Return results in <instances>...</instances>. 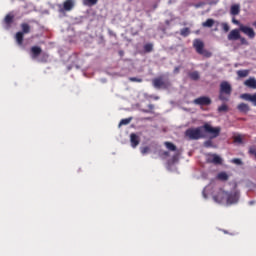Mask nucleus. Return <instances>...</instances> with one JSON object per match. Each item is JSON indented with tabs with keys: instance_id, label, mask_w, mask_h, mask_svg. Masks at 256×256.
<instances>
[{
	"instance_id": "09e8293b",
	"label": "nucleus",
	"mask_w": 256,
	"mask_h": 256,
	"mask_svg": "<svg viewBox=\"0 0 256 256\" xmlns=\"http://www.w3.org/2000/svg\"><path fill=\"white\" fill-rule=\"evenodd\" d=\"M249 204H250V205H253V201H250Z\"/></svg>"
},
{
	"instance_id": "c9c22d12",
	"label": "nucleus",
	"mask_w": 256,
	"mask_h": 256,
	"mask_svg": "<svg viewBox=\"0 0 256 256\" xmlns=\"http://www.w3.org/2000/svg\"><path fill=\"white\" fill-rule=\"evenodd\" d=\"M140 151H141L142 155H147V153L150 151V148H149V146H145V147H142L140 149Z\"/></svg>"
},
{
	"instance_id": "6ab92c4d",
	"label": "nucleus",
	"mask_w": 256,
	"mask_h": 256,
	"mask_svg": "<svg viewBox=\"0 0 256 256\" xmlns=\"http://www.w3.org/2000/svg\"><path fill=\"white\" fill-rule=\"evenodd\" d=\"M20 27L22 29L20 33H23V35H28V33H31V26L28 23H22Z\"/></svg>"
},
{
	"instance_id": "aec40b11",
	"label": "nucleus",
	"mask_w": 256,
	"mask_h": 256,
	"mask_svg": "<svg viewBox=\"0 0 256 256\" xmlns=\"http://www.w3.org/2000/svg\"><path fill=\"white\" fill-rule=\"evenodd\" d=\"M244 85L246 87H249L250 89H256V80L255 78H249L244 82Z\"/></svg>"
},
{
	"instance_id": "7ed1b4c3",
	"label": "nucleus",
	"mask_w": 256,
	"mask_h": 256,
	"mask_svg": "<svg viewBox=\"0 0 256 256\" xmlns=\"http://www.w3.org/2000/svg\"><path fill=\"white\" fill-rule=\"evenodd\" d=\"M231 93H233V88L231 84L227 81H222L220 83V92H219V99L220 101H229L231 97Z\"/></svg>"
},
{
	"instance_id": "f257e3e1",
	"label": "nucleus",
	"mask_w": 256,
	"mask_h": 256,
	"mask_svg": "<svg viewBox=\"0 0 256 256\" xmlns=\"http://www.w3.org/2000/svg\"><path fill=\"white\" fill-rule=\"evenodd\" d=\"M213 199L216 203H223V201H226L227 205H234V203H238L239 201V193L220 190Z\"/></svg>"
},
{
	"instance_id": "9b49d317",
	"label": "nucleus",
	"mask_w": 256,
	"mask_h": 256,
	"mask_svg": "<svg viewBox=\"0 0 256 256\" xmlns=\"http://www.w3.org/2000/svg\"><path fill=\"white\" fill-rule=\"evenodd\" d=\"M241 99H244V101H250V103H252L254 107H256V92L254 94H242Z\"/></svg>"
},
{
	"instance_id": "bb28decb",
	"label": "nucleus",
	"mask_w": 256,
	"mask_h": 256,
	"mask_svg": "<svg viewBox=\"0 0 256 256\" xmlns=\"http://www.w3.org/2000/svg\"><path fill=\"white\" fill-rule=\"evenodd\" d=\"M144 51L145 53H151L153 51V44L152 43L145 44Z\"/></svg>"
},
{
	"instance_id": "f3484780",
	"label": "nucleus",
	"mask_w": 256,
	"mask_h": 256,
	"mask_svg": "<svg viewBox=\"0 0 256 256\" xmlns=\"http://www.w3.org/2000/svg\"><path fill=\"white\" fill-rule=\"evenodd\" d=\"M25 34H23V32H17L15 35V40L17 45H19V47H23V40H24Z\"/></svg>"
},
{
	"instance_id": "ea45409f",
	"label": "nucleus",
	"mask_w": 256,
	"mask_h": 256,
	"mask_svg": "<svg viewBox=\"0 0 256 256\" xmlns=\"http://www.w3.org/2000/svg\"><path fill=\"white\" fill-rule=\"evenodd\" d=\"M239 40H240L242 45H249V42H247V39H245L244 37L240 36Z\"/></svg>"
},
{
	"instance_id": "7c9ffc66",
	"label": "nucleus",
	"mask_w": 256,
	"mask_h": 256,
	"mask_svg": "<svg viewBox=\"0 0 256 256\" xmlns=\"http://www.w3.org/2000/svg\"><path fill=\"white\" fill-rule=\"evenodd\" d=\"M233 141H234V143L241 144V143H243V137L241 135L234 136Z\"/></svg>"
},
{
	"instance_id": "dca6fc26",
	"label": "nucleus",
	"mask_w": 256,
	"mask_h": 256,
	"mask_svg": "<svg viewBox=\"0 0 256 256\" xmlns=\"http://www.w3.org/2000/svg\"><path fill=\"white\" fill-rule=\"evenodd\" d=\"M241 13V5L239 4H233L230 7V14L233 16L239 15Z\"/></svg>"
},
{
	"instance_id": "0eeeda50",
	"label": "nucleus",
	"mask_w": 256,
	"mask_h": 256,
	"mask_svg": "<svg viewBox=\"0 0 256 256\" xmlns=\"http://www.w3.org/2000/svg\"><path fill=\"white\" fill-rule=\"evenodd\" d=\"M240 31H242V33H244V35H247V37H249V39H255V30H253V28L245 26V25H241Z\"/></svg>"
},
{
	"instance_id": "5701e85b",
	"label": "nucleus",
	"mask_w": 256,
	"mask_h": 256,
	"mask_svg": "<svg viewBox=\"0 0 256 256\" xmlns=\"http://www.w3.org/2000/svg\"><path fill=\"white\" fill-rule=\"evenodd\" d=\"M164 145L168 151H177V146L172 142H164Z\"/></svg>"
},
{
	"instance_id": "f704fd0d",
	"label": "nucleus",
	"mask_w": 256,
	"mask_h": 256,
	"mask_svg": "<svg viewBox=\"0 0 256 256\" xmlns=\"http://www.w3.org/2000/svg\"><path fill=\"white\" fill-rule=\"evenodd\" d=\"M49 60V54H47V53H43L42 54V58H41V62L42 63H47V61Z\"/></svg>"
},
{
	"instance_id": "2f4dec72",
	"label": "nucleus",
	"mask_w": 256,
	"mask_h": 256,
	"mask_svg": "<svg viewBox=\"0 0 256 256\" xmlns=\"http://www.w3.org/2000/svg\"><path fill=\"white\" fill-rule=\"evenodd\" d=\"M221 27H222L224 33H229V29H230L229 24L223 22V23H221Z\"/></svg>"
},
{
	"instance_id": "f8f14e48",
	"label": "nucleus",
	"mask_w": 256,
	"mask_h": 256,
	"mask_svg": "<svg viewBox=\"0 0 256 256\" xmlns=\"http://www.w3.org/2000/svg\"><path fill=\"white\" fill-rule=\"evenodd\" d=\"M41 53H43V50L39 46H32L30 49V55L32 59H37Z\"/></svg>"
},
{
	"instance_id": "b1692460",
	"label": "nucleus",
	"mask_w": 256,
	"mask_h": 256,
	"mask_svg": "<svg viewBox=\"0 0 256 256\" xmlns=\"http://www.w3.org/2000/svg\"><path fill=\"white\" fill-rule=\"evenodd\" d=\"M189 77L192 79V81H199L201 76L199 75V72L193 71L189 73Z\"/></svg>"
},
{
	"instance_id": "a878e982",
	"label": "nucleus",
	"mask_w": 256,
	"mask_h": 256,
	"mask_svg": "<svg viewBox=\"0 0 256 256\" xmlns=\"http://www.w3.org/2000/svg\"><path fill=\"white\" fill-rule=\"evenodd\" d=\"M218 179H220V181H227L229 179V175L225 172H220L218 174Z\"/></svg>"
},
{
	"instance_id": "a18cd8bd",
	"label": "nucleus",
	"mask_w": 256,
	"mask_h": 256,
	"mask_svg": "<svg viewBox=\"0 0 256 256\" xmlns=\"http://www.w3.org/2000/svg\"><path fill=\"white\" fill-rule=\"evenodd\" d=\"M148 109H150L151 111H153V109H155V105L149 104V105H148Z\"/></svg>"
},
{
	"instance_id": "37998d69",
	"label": "nucleus",
	"mask_w": 256,
	"mask_h": 256,
	"mask_svg": "<svg viewBox=\"0 0 256 256\" xmlns=\"http://www.w3.org/2000/svg\"><path fill=\"white\" fill-rule=\"evenodd\" d=\"M178 159H179V154H175V155L172 157L173 163H175V161H177Z\"/></svg>"
},
{
	"instance_id": "39448f33",
	"label": "nucleus",
	"mask_w": 256,
	"mask_h": 256,
	"mask_svg": "<svg viewBox=\"0 0 256 256\" xmlns=\"http://www.w3.org/2000/svg\"><path fill=\"white\" fill-rule=\"evenodd\" d=\"M152 85L155 89H169V82L163 80V77L154 78Z\"/></svg>"
},
{
	"instance_id": "c03bdc74",
	"label": "nucleus",
	"mask_w": 256,
	"mask_h": 256,
	"mask_svg": "<svg viewBox=\"0 0 256 256\" xmlns=\"http://www.w3.org/2000/svg\"><path fill=\"white\" fill-rule=\"evenodd\" d=\"M232 23H234V25H239V20L233 18V19H232Z\"/></svg>"
},
{
	"instance_id": "2eb2a0df",
	"label": "nucleus",
	"mask_w": 256,
	"mask_h": 256,
	"mask_svg": "<svg viewBox=\"0 0 256 256\" xmlns=\"http://www.w3.org/2000/svg\"><path fill=\"white\" fill-rule=\"evenodd\" d=\"M13 19H15V16L12 14H7L4 18V23L6 25V29H11V25H13Z\"/></svg>"
},
{
	"instance_id": "423d86ee",
	"label": "nucleus",
	"mask_w": 256,
	"mask_h": 256,
	"mask_svg": "<svg viewBox=\"0 0 256 256\" xmlns=\"http://www.w3.org/2000/svg\"><path fill=\"white\" fill-rule=\"evenodd\" d=\"M206 162L212 163L213 165H221L223 163V159L217 154L209 153L206 155Z\"/></svg>"
},
{
	"instance_id": "c756f323",
	"label": "nucleus",
	"mask_w": 256,
	"mask_h": 256,
	"mask_svg": "<svg viewBox=\"0 0 256 256\" xmlns=\"http://www.w3.org/2000/svg\"><path fill=\"white\" fill-rule=\"evenodd\" d=\"M129 123H131V118L122 119L119 123V127H123V125H129Z\"/></svg>"
},
{
	"instance_id": "a19ab883",
	"label": "nucleus",
	"mask_w": 256,
	"mask_h": 256,
	"mask_svg": "<svg viewBox=\"0 0 256 256\" xmlns=\"http://www.w3.org/2000/svg\"><path fill=\"white\" fill-rule=\"evenodd\" d=\"M169 151H162L161 153H160V157H169Z\"/></svg>"
},
{
	"instance_id": "20e7f679",
	"label": "nucleus",
	"mask_w": 256,
	"mask_h": 256,
	"mask_svg": "<svg viewBox=\"0 0 256 256\" xmlns=\"http://www.w3.org/2000/svg\"><path fill=\"white\" fill-rule=\"evenodd\" d=\"M202 129L204 133L210 135V139H217L219 135H221V127H213L209 123H205L202 125Z\"/></svg>"
},
{
	"instance_id": "79ce46f5",
	"label": "nucleus",
	"mask_w": 256,
	"mask_h": 256,
	"mask_svg": "<svg viewBox=\"0 0 256 256\" xmlns=\"http://www.w3.org/2000/svg\"><path fill=\"white\" fill-rule=\"evenodd\" d=\"M179 71H181V66L175 67L173 70L174 75H177L179 73Z\"/></svg>"
},
{
	"instance_id": "6e6552de",
	"label": "nucleus",
	"mask_w": 256,
	"mask_h": 256,
	"mask_svg": "<svg viewBox=\"0 0 256 256\" xmlns=\"http://www.w3.org/2000/svg\"><path fill=\"white\" fill-rule=\"evenodd\" d=\"M194 104L195 105H211V98L207 97V96H201L198 97L196 99H194Z\"/></svg>"
},
{
	"instance_id": "ddd939ff",
	"label": "nucleus",
	"mask_w": 256,
	"mask_h": 256,
	"mask_svg": "<svg viewBox=\"0 0 256 256\" xmlns=\"http://www.w3.org/2000/svg\"><path fill=\"white\" fill-rule=\"evenodd\" d=\"M238 39H241V33L237 29L230 31L228 41H238Z\"/></svg>"
},
{
	"instance_id": "cd10ccee",
	"label": "nucleus",
	"mask_w": 256,
	"mask_h": 256,
	"mask_svg": "<svg viewBox=\"0 0 256 256\" xmlns=\"http://www.w3.org/2000/svg\"><path fill=\"white\" fill-rule=\"evenodd\" d=\"M227 111H229V106H227V104H222L221 106L218 107L219 113H225Z\"/></svg>"
},
{
	"instance_id": "c85d7f7f",
	"label": "nucleus",
	"mask_w": 256,
	"mask_h": 256,
	"mask_svg": "<svg viewBox=\"0 0 256 256\" xmlns=\"http://www.w3.org/2000/svg\"><path fill=\"white\" fill-rule=\"evenodd\" d=\"M189 33H191V31L189 30V28H183L181 31H180V35L182 37H188Z\"/></svg>"
},
{
	"instance_id": "49530a36",
	"label": "nucleus",
	"mask_w": 256,
	"mask_h": 256,
	"mask_svg": "<svg viewBox=\"0 0 256 256\" xmlns=\"http://www.w3.org/2000/svg\"><path fill=\"white\" fill-rule=\"evenodd\" d=\"M154 99L157 101V100L159 99V97H158V96H155Z\"/></svg>"
},
{
	"instance_id": "e433bc0d",
	"label": "nucleus",
	"mask_w": 256,
	"mask_h": 256,
	"mask_svg": "<svg viewBox=\"0 0 256 256\" xmlns=\"http://www.w3.org/2000/svg\"><path fill=\"white\" fill-rule=\"evenodd\" d=\"M231 162L235 165H243V161H241L239 158H233Z\"/></svg>"
},
{
	"instance_id": "a211bd4d",
	"label": "nucleus",
	"mask_w": 256,
	"mask_h": 256,
	"mask_svg": "<svg viewBox=\"0 0 256 256\" xmlns=\"http://www.w3.org/2000/svg\"><path fill=\"white\" fill-rule=\"evenodd\" d=\"M237 109L240 113H249L251 111V108L245 103L238 104Z\"/></svg>"
},
{
	"instance_id": "4c0bfd02",
	"label": "nucleus",
	"mask_w": 256,
	"mask_h": 256,
	"mask_svg": "<svg viewBox=\"0 0 256 256\" xmlns=\"http://www.w3.org/2000/svg\"><path fill=\"white\" fill-rule=\"evenodd\" d=\"M204 147H207V148L213 147V141H211V140L205 141L204 142Z\"/></svg>"
},
{
	"instance_id": "1a4fd4ad",
	"label": "nucleus",
	"mask_w": 256,
	"mask_h": 256,
	"mask_svg": "<svg viewBox=\"0 0 256 256\" xmlns=\"http://www.w3.org/2000/svg\"><path fill=\"white\" fill-rule=\"evenodd\" d=\"M193 47L194 49H196V52L198 53V55H200L201 53H203L205 44L201 41V39H195L193 41Z\"/></svg>"
},
{
	"instance_id": "8fccbe9b",
	"label": "nucleus",
	"mask_w": 256,
	"mask_h": 256,
	"mask_svg": "<svg viewBox=\"0 0 256 256\" xmlns=\"http://www.w3.org/2000/svg\"><path fill=\"white\" fill-rule=\"evenodd\" d=\"M214 31H218V29H217V28H215V29H214Z\"/></svg>"
},
{
	"instance_id": "72a5a7b5",
	"label": "nucleus",
	"mask_w": 256,
	"mask_h": 256,
	"mask_svg": "<svg viewBox=\"0 0 256 256\" xmlns=\"http://www.w3.org/2000/svg\"><path fill=\"white\" fill-rule=\"evenodd\" d=\"M200 55H203L204 57H211L213 54L211 52H209V50H202V52H200Z\"/></svg>"
},
{
	"instance_id": "4be33fe9",
	"label": "nucleus",
	"mask_w": 256,
	"mask_h": 256,
	"mask_svg": "<svg viewBox=\"0 0 256 256\" xmlns=\"http://www.w3.org/2000/svg\"><path fill=\"white\" fill-rule=\"evenodd\" d=\"M236 73H237V76L240 79H243L245 77H249V70H238Z\"/></svg>"
},
{
	"instance_id": "9d476101",
	"label": "nucleus",
	"mask_w": 256,
	"mask_h": 256,
	"mask_svg": "<svg viewBox=\"0 0 256 256\" xmlns=\"http://www.w3.org/2000/svg\"><path fill=\"white\" fill-rule=\"evenodd\" d=\"M73 7H75V1L74 0H66L63 3V8L60 9V12L63 13V11H72Z\"/></svg>"
},
{
	"instance_id": "de8ad7c7",
	"label": "nucleus",
	"mask_w": 256,
	"mask_h": 256,
	"mask_svg": "<svg viewBox=\"0 0 256 256\" xmlns=\"http://www.w3.org/2000/svg\"><path fill=\"white\" fill-rule=\"evenodd\" d=\"M144 113H149V110H144Z\"/></svg>"
},
{
	"instance_id": "393cba45",
	"label": "nucleus",
	"mask_w": 256,
	"mask_h": 256,
	"mask_svg": "<svg viewBox=\"0 0 256 256\" xmlns=\"http://www.w3.org/2000/svg\"><path fill=\"white\" fill-rule=\"evenodd\" d=\"M99 0H83V5H86V7H93V5H97Z\"/></svg>"
},
{
	"instance_id": "412c9836",
	"label": "nucleus",
	"mask_w": 256,
	"mask_h": 256,
	"mask_svg": "<svg viewBox=\"0 0 256 256\" xmlns=\"http://www.w3.org/2000/svg\"><path fill=\"white\" fill-rule=\"evenodd\" d=\"M215 25V21L213 18H208L205 22L202 23V27H208L211 28Z\"/></svg>"
},
{
	"instance_id": "58836bf2",
	"label": "nucleus",
	"mask_w": 256,
	"mask_h": 256,
	"mask_svg": "<svg viewBox=\"0 0 256 256\" xmlns=\"http://www.w3.org/2000/svg\"><path fill=\"white\" fill-rule=\"evenodd\" d=\"M249 155H253L256 159V148L255 147H251L249 149Z\"/></svg>"
},
{
	"instance_id": "f03ea898",
	"label": "nucleus",
	"mask_w": 256,
	"mask_h": 256,
	"mask_svg": "<svg viewBox=\"0 0 256 256\" xmlns=\"http://www.w3.org/2000/svg\"><path fill=\"white\" fill-rule=\"evenodd\" d=\"M185 137H187L190 141H199V139H205V132L203 131V126L188 128L185 131Z\"/></svg>"
},
{
	"instance_id": "4468645a",
	"label": "nucleus",
	"mask_w": 256,
	"mask_h": 256,
	"mask_svg": "<svg viewBox=\"0 0 256 256\" xmlns=\"http://www.w3.org/2000/svg\"><path fill=\"white\" fill-rule=\"evenodd\" d=\"M141 142V140L139 139V136L135 133L130 134V143H131V147H133V149H135L139 143Z\"/></svg>"
},
{
	"instance_id": "473e14b6",
	"label": "nucleus",
	"mask_w": 256,
	"mask_h": 256,
	"mask_svg": "<svg viewBox=\"0 0 256 256\" xmlns=\"http://www.w3.org/2000/svg\"><path fill=\"white\" fill-rule=\"evenodd\" d=\"M129 81H131L132 83H143V79L137 77H130Z\"/></svg>"
}]
</instances>
